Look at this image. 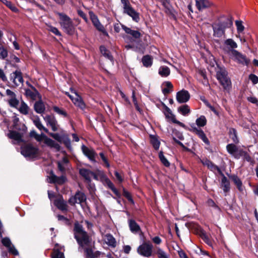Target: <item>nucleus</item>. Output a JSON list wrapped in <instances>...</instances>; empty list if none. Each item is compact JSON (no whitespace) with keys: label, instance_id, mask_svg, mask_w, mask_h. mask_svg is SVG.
<instances>
[{"label":"nucleus","instance_id":"09e8293b","mask_svg":"<svg viewBox=\"0 0 258 258\" xmlns=\"http://www.w3.org/2000/svg\"><path fill=\"white\" fill-rule=\"evenodd\" d=\"M10 106L18 109V106L19 105V100L17 99L16 98H11L8 101Z\"/></svg>","mask_w":258,"mask_h":258},{"label":"nucleus","instance_id":"f3484780","mask_svg":"<svg viewBox=\"0 0 258 258\" xmlns=\"http://www.w3.org/2000/svg\"><path fill=\"white\" fill-rule=\"evenodd\" d=\"M11 80L16 86H18L23 83L22 74L20 71H16L11 74Z\"/></svg>","mask_w":258,"mask_h":258},{"label":"nucleus","instance_id":"b1692460","mask_svg":"<svg viewBox=\"0 0 258 258\" xmlns=\"http://www.w3.org/2000/svg\"><path fill=\"white\" fill-rule=\"evenodd\" d=\"M34 109L37 113H42L45 110V106L41 100L36 101L34 105Z\"/></svg>","mask_w":258,"mask_h":258},{"label":"nucleus","instance_id":"3c124183","mask_svg":"<svg viewBox=\"0 0 258 258\" xmlns=\"http://www.w3.org/2000/svg\"><path fill=\"white\" fill-rule=\"evenodd\" d=\"M2 3L7 7H8L10 9H11L13 12H17L18 11V9L11 2H9L7 0H4Z\"/></svg>","mask_w":258,"mask_h":258},{"label":"nucleus","instance_id":"ddd939ff","mask_svg":"<svg viewBox=\"0 0 258 258\" xmlns=\"http://www.w3.org/2000/svg\"><path fill=\"white\" fill-rule=\"evenodd\" d=\"M89 15L92 22L98 31L102 32L104 35L108 36V33L105 30L103 26L99 22L97 17L92 12H89Z\"/></svg>","mask_w":258,"mask_h":258},{"label":"nucleus","instance_id":"bf43d9fd","mask_svg":"<svg viewBox=\"0 0 258 258\" xmlns=\"http://www.w3.org/2000/svg\"><path fill=\"white\" fill-rule=\"evenodd\" d=\"M8 56V51L3 46H0V58L5 59Z\"/></svg>","mask_w":258,"mask_h":258},{"label":"nucleus","instance_id":"c9c22d12","mask_svg":"<svg viewBox=\"0 0 258 258\" xmlns=\"http://www.w3.org/2000/svg\"><path fill=\"white\" fill-rule=\"evenodd\" d=\"M53 111L59 115L63 116L64 117L68 118L69 115L65 110L62 108H59L57 106H53L52 107Z\"/></svg>","mask_w":258,"mask_h":258},{"label":"nucleus","instance_id":"37998d69","mask_svg":"<svg viewBox=\"0 0 258 258\" xmlns=\"http://www.w3.org/2000/svg\"><path fill=\"white\" fill-rule=\"evenodd\" d=\"M143 65L146 67H149L152 64V59L150 55H145L142 58Z\"/></svg>","mask_w":258,"mask_h":258},{"label":"nucleus","instance_id":"338daca9","mask_svg":"<svg viewBox=\"0 0 258 258\" xmlns=\"http://www.w3.org/2000/svg\"><path fill=\"white\" fill-rule=\"evenodd\" d=\"M133 101L135 106L136 109L141 114L143 112V110L140 107L138 101L137 100V98H133Z\"/></svg>","mask_w":258,"mask_h":258},{"label":"nucleus","instance_id":"6ab92c4d","mask_svg":"<svg viewBox=\"0 0 258 258\" xmlns=\"http://www.w3.org/2000/svg\"><path fill=\"white\" fill-rule=\"evenodd\" d=\"M228 135L229 138L231 139L233 144L236 145V144H239V139L238 137V133L237 130L233 127H230L228 130Z\"/></svg>","mask_w":258,"mask_h":258},{"label":"nucleus","instance_id":"72a5a7b5","mask_svg":"<svg viewBox=\"0 0 258 258\" xmlns=\"http://www.w3.org/2000/svg\"><path fill=\"white\" fill-rule=\"evenodd\" d=\"M198 132V133L197 134V135L205 143V144L209 146L210 145V142L204 131L202 129H200V131Z\"/></svg>","mask_w":258,"mask_h":258},{"label":"nucleus","instance_id":"7ed1b4c3","mask_svg":"<svg viewBox=\"0 0 258 258\" xmlns=\"http://www.w3.org/2000/svg\"><path fill=\"white\" fill-rule=\"evenodd\" d=\"M96 172L97 173L94 172L93 171H92L91 176H92L93 177V178L96 180H98V176H99L100 179L101 181L103 183V184L105 186H107L108 188L111 189L116 197L120 198L121 197L120 193L115 188L113 183L109 179V178L104 173V172L103 171L100 170H97Z\"/></svg>","mask_w":258,"mask_h":258},{"label":"nucleus","instance_id":"a18cd8bd","mask_svg":"<svg viewBox=\"0 0 258 258\" xmlns=\"http://www.w3.org/2000/svg\"><path fill=\"white\" fill-rule=\"evenodd\" d=\"M208 168L212 172H215V171L217 170L220 175H223V173L220 168L213 162H211L209 166L208 167Z\"/></svg>","mask_w":258,"mask_h":258},{"label":"nucleus","instance_id":"5fc2aeb1","mask_svg":"<svg viewBox=\"0 0 258 258\" xmlns=\"http://www.w3.org/2000/svg\"><path fill=\"white\" fill-rule=\"evenodd\" d=\"M48 135L52 138H53L54 139H55L57 142L61 143H62V140L63 139V137H61L59 135L58 133H49Z\"/></svg>","mask_w":258,"mask_h":258},{"label":"nucleus","instance_id":"58836bf2","mask_svg":"<svg viewBox=\"0 0 258 258\" xmlns=\"http://www.w3.org/2000/svg\"><path fill=\"white\" fill-rule=\"evenodd\" d=\"M29 107L27 104L23 100H21V105L20 107L18 109L20 113L24 115H27L29 113Z\"/></svg>","mask_w":258,"mask_h":258},{"label":"nucleus","instance_id":"4be33fe9","mask_svg":"<svg viewBox=\"0 0 258 258\" xmlns=\"http://www.w3.org/2000/svg\"><path fill=\"white\" fill-rule=\"evenodd\" d=\"M43 138L44 139V143L48 146L55 148L57 151H59L60 150L61 147L58 143H56L53 140L48 138L45 135H43Z\"/></svg>","mask_w":258,"mask_h":258},{"label":"nucleus","instance_id":"473e14b6","mask_svg":"<svg viewBox=\"0 0 258 258\" xmlns=\"http://www.w3.org/2000/svg\"><path fill=\"white\" fill-rule=\"evenodd\" d=\"M200 237L203 240V241L207 244L209 246L212 245V242L210 239L208 235L206 234V233L203 230H201L200 233Z\"/></svg>","mask_w":258,"mask_h":258},{"label":"nucleus","instance_id":"c03bdc74","mask_svg":"<svg viewBox=\"0 0 258 258\" xmlns=\"http://www.w3.org/2000/svg\"><path fill=\"white\" fill-rule=\"evenodd\" d=\"M94 243L95 242H93V246L92 247V246L87 247L84 248L85 252L86 254L87 257L89 258H93L94 255V252L93 248H95L94 246Z\"/></svg>","mask_w":258,"mask_h":258},{"label":"nucleus","instance_id":"e2e57ef3","mask_svg":"<svg viewBox=\"0 0 258 258\" xmlns=\"http://www.w3.org/2000/svg\"><path fill=\"white\" fill-rule=\"evenodd\" d=\"M2 243L5 246H6L7 248L10 247L12 245V242L10 238L7 237H6L2 239Z\"/></svg>","mask_w":258,"mask_h":258},{"label":"nucleus","instance_id":"de8ad7c7","mask_svg":"<svg viewBox=\"0 0 258 258\" xmlns=\"http://www.w3.org/2000/svg\"><path fill=\"white\" fill-rule=\"evenodd\" d=\"M62 143L69 150L71 151L72 150L71 140L68 137H63Z\"/></svg>","mask_w":258,"mask_h":258},{"label":"nucleus","instance_id":"a19ab883","mask_svg":"<svg viewBox=\"0 0 258 258\" xmlns=\"http://www.w3.org/2000/svg\"><path fill=\"white\" fill-rule=\"evenodd\" d=\"M159 158L161 161V162L166 167H168L170 166V162L166 159V158L164 156L163 154V152L162 151H160L159 153Z\"/></svg>","mask_w":258,"mask_h":258},{"label":"nucleus","instance_id":"f257e3e1","mask_svg":"<svg viewBox=\"0 0 258 258\" xmlns=\"http://www.w3.org/2000/svg\"><path fill=\"white\" fill-rule=\"evenodd\" d=\"M74 238L80 247L91 246L92 238L83 229V226L76 221L74 227Z\"/></svg>","mask_w":258,"mask_h":258},{"label":"nucleus","instance_id":"4d7b16f0","mask_svg":"<svg viewBox=\"0 0 258 258\" xmlns=\"http://www.w3.org/2000/svg\"><path fill=\"white\" fill-rule=\"evenodd\" d=\"M99 155L100 156L101 159L103 161L104 165L107 168H109L110 167V164L109 163L107 158L105 156L103 152H100L99 153Z\"/></svg>","mask_w":258,"mask_h":258},{"label":"nucleus","instance_id":"423d86ee","mask_svg":"<svg viewBox=\"0 0 258 258\" xmlns=\"http://www.w3.org/2000/svg\"><path fill=\"white\" fill-rule=\"evenodd\" d=\"M57 15L59 17L60 24L64 31L69 34H73L75 31V28L71 19L62 13H58Z\"/></svg>","mask_w":258,"mask_h":258},{"label":"nucleus","instance_id":"69168bd1","mask_svg":"<svg viewBox=\"0 0 258 258\" xmlns=\"http://www.w3.org/2000/svg\"><path fill=\"white\" fill-rule=\"evenodd\" d=\"M8 248L10 253L14 255H18L19 254L18 251L16 249V248L13 245H11Z\"/></svg>","mask_w":258,"mask_h":258},{"label":"nucleus","instance_id":"052dcab7","mask_svg":"<svg viewBox=\"0 0 258 258\" xmlns=\"http://www.w3.org/2000/svg\"><path fill=\"white\" fill-rule=\"evenodd\" d=\"M47 30L49 31H50L52 33H54L56 35H57V36H60L61 35V34H60V32L58 31V30L56 28H55L54 27H53V26H50H50H47Z\"/></svg>","mask_w":258,"mask_h":258},{"label":"nucleus","instance_id":"c85d7f7f","mask_svg":"<svg viewBox=\"0 0 258 258\" xmlns=\"http://www.w3.org/2000/svg\"><path fill=\"white\" fill-rule=\"evenodd\" d=\"M128 225L130 230L133 233H137L141 230L139 225L133 219L129 220Z\"/></svg>","mask_w":258,"mask_h":258},{"label":"nucleus","instance_id":"cd10ccee","mask_svg":"<svg viewBox=\"0 0 258 258\" xmlns=\"http://www.w3.org/2000/svg\"><path fill=\"white\" fill-rule=\"evenodd\" d=\"M121 27L126 33L130 34L135 38H139L141 37V33L136 30H134L126 26L122 25Z\"/></svg>","mask_w":258,"mask_h":258},{"label":"nucleus","instance_id":"603ef678","mask_svg":"<svg viewBox=\"0 0 258 258\" xmlns=\"http://www.w3.org/2000/svg\"><path fill=\"white\" fill-rule=\"evenodd\" d=\"M235 25L237 28V34H240L244 29V27L242 25V21H236Z\"/></svg>","mask_w":258,"mask_h":258},{"label":"nucleus","instance_id":"5701e85b","mask_svg":"<svg viewBox=\"0 0 258 258\" xmlns=\"http://www.w3.org/2000/svg\"><path fill=\"white\" fill-rule=\"evenodd\" d=\"M27 84L29 85V88L25 90V95L27 97H40L37 90L32 85H29L28 82Z\"/></svg>","mask_w":258,"mask_h":258},{"label":"nucleus","instance_id":"4468645a","mask_svg":"<svg viewBox=\"0 0 258 258\" xmlns=\"http://www.w3.org/2000/svg\"><path fill=\"white\" fill-rule=\"evenodd\" d=\"M82 151L83 154L92 162H96L95 157L97 156V153L94 149L89 148L84 145L81 147Z\"/></svg>","mask_w":258,"mask_h":258},{"label":"nucleus","instance_id":"9b49d317","mask_svg":"<svg viewBox=\"0 0 258 258\" xmlns=\"http://www.w3.org/2000/svg\"><path fill=\"white\" fill-rule=\"evenodd\" d=\"M161 104L164 109L163 112L166 118L170 119L172 122L179 125L181 127L186 128V125L183 123L176 119L175 116L172 113L171 109L168 107L162 102H161Z\"/></svg>","mask_w":258,"mask_h":258},{"label":"nucleus","instance_id":"4c0bfd02","mask_svg":"<svg viewBox=\"0 0 258 258\" xmlns=\"http://www.w3.org/2000/svg\"><path fill=\"white\" fill-rule=\"evenodd\" d=\"M75 196L77 201L78 200L79 201L80 204L86 201L87 199L85 194L79 190L76 192Z\"/></svg>","mask_w":258,"mask_h":258},{"label":"nucleus","instance_id":"c756f323","mask_svg":"<svg viewBox=\"0 0 258 258\" xmlns=\"http://www.w3.org/2000/svg\"><path fill=\"white\" fill-rule=\"evenodd\" d=\"M163 85L165 87L162 89V92L165 96L168 95L172 91L173 85L171 82L167 81L165 82Z\"/></svg>","mask_w":258,"mask_h":258},{"label":"nucleus","instance_id":"8fccbe9b","mask_svg":"<svg viewBox=\"0 0 258 258\" xmlns=\"http://www.w3.org/2000/svg\"><path fill=\"white\" fill-rule=\"evenodd\" d=\"M43 118L46 121L47 125H48V124L57 121L55 116L53 115H47L43 117Z\"/></svg>","mask_w":258,"mask_h":258},{"label":"nucleus","instance_id":"a211bd4d","mask_svg":"<svg viewBox=\"0 0 258 258\" xmlns=\"http://www.w3.org/2000/svg\"><path fill=\"white\" fill-rule=\"evenodd\" d=\"M229 179L233 182L236 185L237 188L239 191H243V184L240 178L236 174H230L228 175Z\"/></svg>","mask_w":258,"mask_h":258},{"label":"nucleus","instance_id":"680f3d73","mask_svg":"<svg viewBox=\"0 0 258 258\" xmlns=\"http://www.w3.org/2000/svg\"><path fill=\"white\" fill-rule=\"evenodd\" d=\"M176 97H190V95L187 91L182 89L177 93Z\"/></svg>","mask_w":258,"mask_h":258},{"label":"nucleus","instance_id":"bb28decb","mask_svg":"<svg viewBox=\"0 0 258 258\" xmlns=\"http://www.w3.org/2000/svg\"><path fill=\"white\" fill-rule=\"evenodd\" d=\"M149 138L150 143L154 149L156 151L158 150L160 145V142L158 139V137L156 135H150Z\"/></svg>","mask_w":258,"mask_h":258},{"label":"nucleus","instance_id":"393cba45","mask_svg":"<svg viewBox=\"0 0 258 258\" xmlns=\"http://www.w3.org/2000/svg\"><path fill=\"white\" fill-rule=\"evenodd\" d=\"M196 5L199 11H203L209 7L211 4L208 0H196Z\"/></svg>","mask_w":258,"mask_h":258},{"label":"nucleus","instance_id":"774afa93","mask_svg":"<svg viewBox=\"0 0 258 258\" xmlns=\"http://www.w3.org/2000/svg\"><path fill=\"white\" fill-rule=\"evenodd\" d=\"M67 181V177L64 175H61V176L58 177L57 179V183L59 185H62L66 182Z\"/></svg>","mask_w":258,"mask_h":258},{"label":"nucleus","instance_id":"a878e982","mask_svg":"<svg viewBox=\"0 0 258 258\" xmlns=\"http://www.w3.org/2000/svg\"><path fill=\"white\" fill-rule=\"evenodd\" d=\"M75 105L82 110L86 108V105L83 100V98H70Z\"/></svg>","mask_w":258,"mask_h":258},{"label":"nucleus","instance_id":"0eeeda50","mask_svg":"<svg viewBox=\"0 0 258 258\" xmlns=\"http://www.w3.org/2000/svg\"><path fill=\"white\" fill-rule=\"evenodd\" d=\"M216 77L225 89H228L231 87V81L227 76V72L224 68H218L216 71Z\"/></svg>","mask_w":258,"mask_h":258},{"label":"nucleus","instance_id":"1a4fd4ad","mask_svg":"<svg viewBox=\"0 0 258 258\" xmlns=\"http://www.w3.org/2000/svg\"><path fill=\"white\" fill-rule=\"evenodd\" d=\"M21 154L25 157L34 158L39 153L37 147H34L31 144H27L21 147Z\"/></svg>","mask_w":258,"mask_h":258},{"label":"nucleus","instance_id":"f704fd0d","mask_svg":"<svg viewBox=\"0 0 258 258\" xmlns=\"http://www.w3.org/2000/svg\"><path fill=\"white\" fill-rule=\"evenodd\" d=\"M178 111L184 116L187 115L190 112L189 107L187 104L182 105L179 107Z\"/></svg>","mask_w":258,"mask_h":258},{"label":"nucleus","instance_id":"79ce46f5","mask_svg":"<svg viewBox=\"0 0 258 258\" xmlns=\"http://www.w3.org/2000/svg\"><path fill=\"white\" fill-rule=\"evenodd\" d=\"M207 119L204 115H201L196 119V122L199 127H203L207 124Z\"/></svg>","mask_w":258,"mask_h":258},{"label":"nucleus","instance_id":"7c9ffc66","mask_svg":"<svg viewBox=\"0 0 258 258\" xmlns=\"http://www.w3.org/2000/svg\"><path fill=\"white\" fill-rule=\"evenodd\" d=\"M107 241L106 243L112 247L116 246V241L115 238L111 234H107L106 235Z\"/></svg>","mask_w":258,"mask_h":258},{"label":"nucleus","instance_id":"9d476101","mask_svg":"<svg viewBox=\"0 0 258 258\" xmlns=\"http://www.w3.org/2000/svg\"><path fill=\"white\" fill-rule=\"evenodd\" d=\"M153 245L149 241L145 242L137 248V252L141 256L149 257L152 255Z\"/></svg>","mask_w":258,"mask_h":258},{"label":"nucleus","instance_id":"2eb2a0df","mask_svg":"<svg viewBox=\"0 0 258 258\" xmlns=\"http://www.w3.org/2000/svg\"><path fill=\"white\" fill-rule=\"evenodd\" d=\"M123 13L124 14H127L132 18L134 21L136 22H139L140 20L139 14L138 12H137L131 6L125 8L123 9Z\"/></svg>","mask_w":258,"mask_h":258},{"label":"nucleus","instance_id":"0e129e2a","mask_svg":"<svg viewBox=\"0 0 258 258\" xmlns=\"http://www.w3.org/2000/svg\"><path fill=\"white\" fill-rule=\"evenodd\" d=\"M236 37L237 38L239 39V40L242 44L245 45L246 47H248V45L247 43V38L244 37H241L240 34L236 35Z\"/></svg>","mask_w":258,"mask_h":258},{"label":"nucleus","instance_id":"aec40b11","mask_svg":"<svg viewBox=\"0 0 258 258\" xmlns=\"http://www.w3.org/2000/svg\"><path fill=\"white\" fill-rule=\"evenodd\" d=\"M222 176L221 181L220 183V187L223 189V191L225 193H227L229 192L230 190V183L229 180L227 179V178L224 175Z\"/></svg>","mask_w":258,"mask_h":258},{"label":"nucleus","instance_id":"f8f14e48","mask_svg":"<svg viewBox=\"0 0 258 258\" xmlns=\"http://www.w3.org/2000/svg\"><path fill=\"white\" fill-rule=\"evenodd\" d=\"M229 56H230L234 60L243 65L247 66L249 63V60L246 56L237 50L234 51V52Z\"/></svg>","mask_w":258,"mask_h":258},{"label":"nucleus","instance_id":"412c9836","mask_svg":"<svg viewBox=\"0 0 258 258\" xmlns=\"http://www.w3.org/2000/svg\"><path fill=\"white\" fill-rule=\"evenodd\" d=\"M92 171L89 169L82 168L79 169V173L83 177L87 183L91 182V174Z\"/></svg>","mask_w":258,"mask_h":258},{"label":"nucleus","instance_id":"ea45409f","mask_svg":"<svg viewBox=\"0 0 258 258\" xmlns=\"http://www.w3.org/2000/svg\"><path fill=\"white\" fill-rule=\"evenodd\" d=\"M170 69L167 66H162L159 69V74L162 77H167L170 74Z\"/></svg>","mask_w":258,"mask_h":258},{"label":"nucleus","instance_id":"20e7f679","mask_svg":"<svg viewBox=\"0 0 258 258\" xmlns=\"http://www.w3.org/2000/svg\"><path fill=\"white\" fill-rule=\"evenodd\" d=\"M226 150L229 154L233 156L236 159L243 157V160L247 162H251L252 160L251 157L247 152L242 149L239 148L237 146L234 144L227 145Z\"/></svg>","mask_w":258,"mask_h":258},{"label":"nucleus","instance_id":"e433bc0d","mask_svg":"<svg viewBox=\"0 0 258 258\" xmlns=\"http://www.w3.org/2000/svg\"><path fill=\"white\" fill-rule=\"evenodd\" d=\"M51 258H64V254L59 248H53Z\"/></svg>","mask_w":258,"mask_h":258},{"label":"nucleus","instance_id":"13d9d810","mask_svg":"<svg viewBox=\"0 0 258 258\" xmlns=\"http://www.w3.org/2000/svg\"><path fill=\"white\" fill-rule=\"evenodd\" d=\"M156 253L159 258H168L166 252L160 248L157 249Z\"/></svg>","mask_w":258,"mask_h":258},{"label":"nucleus","instance_id":"6e6552de","mask_svg":"<svg viewBox=\"0 0 258 258\" xmlns=\"http://www.w3.org/2000/svg\"><path fill=\"white\" fill-rule=\"evenodd\" d=\"M237 47V43L232 38L225 39L220 47L223 52L228 55L233 53L234 51H236Z\"/></svg>","mask_w":258,"mask_h":258},{"label":"nucleus","instance_id":"864d4df0","mask_svg":"<svg viewBox=\"0 0 258 258\" xmlns=\"http://www.w3.org/2000/svg\"><path fill=\"white\" fill-rule=\"evenodd\" d=\"M34 124L35 126L39 130H43L45 133H48V130L47 128L43 126V125L42 124L41 122L39 120H36L34 121Z\"/></svg>","mask_w":258,"mask_h":258},{"label":"nucleus","instance_id":"39448f33","mask_svg":"<svg viewBox=\"0 0 258 258\" xmlns=\"http://www.w3.org/2000/svg\"><path fill=\"white\" fill-rule=\"evenodd\" d=\"M14 130H10L8 134V137L11 139L17 141L18 143H24V140L23 137L24 134L27 131V127L26 125L23 123L18 124L16 128H13Z\"/></svg>","mask_w":258,"mask_h":258},{"label":"nucleus","instance_id":"2f4dec72","mask_svg":"<svg viewBox=\"0 0 258 258\" xmlns=\"http://www.w3.org/2000/svg\"><path fill=\"white\" fill-rule=\"evenodd\" d=\"M163 5L164 8L166 9V12L171 14L173 15L174 14V10L172 7L170 5L169 1V0H161Z\"/></svg>","mask_w":258,"mask_h":258},{"label":"nucleus","instance_id":"f03ea898","mask_svg":"<svg viewBox=\"0 0 258 258\" xmlns=\"http://www.w3.org/2000/svg\"><path fill=\"white\" fill-rule=\"evenodd\" d=\"M233 22L230 18L227 17L220 18L212 25L213 36L219 38L225 37L226 29L231 28Z\"/></svg>","mask_w":258,"mask_h":258},{"label":"nucleus","instance_id":"dca6fc26","mask_svg":"<svg viewBox=\"0 0 258 258\" xmlns=\"http://www.w3.org/2000/svg\"><path fill=\"white\" fill-rule=\"evenodd\" d=\"M53 204L57 209L62 212H67L68 211V205L62 196H60V198L55 200Z\"/></svg>","mask_w":258,"mask_h":258},{"label":"nucleus","instance_id":"6e6d98bb","mask_svg":"<svg viewBox=\"0 0 258 258\" xmlns=\"http://www.w3.org/2000/svg\"><path fill=\"white\" fill-rule=\"evenodd\" d=\"M123 196L125 197L130 203L134 204V201L131 194L125 188L123 189Z\"/></svg>","mask_w":258,"mask_h":258},{"label":"nucleus","instance_id":"49530a36","mask_svg":"<svg viewBox=\"0 0 258 258\" xmlns=\"http://www.w3.org/2000/svg\"><path fill=\"white\" fill-rule=\"evenodd\" d=\"M202 101L204 103V104L207 106L208 108L210 109L211 111H212L216 115H218L219 113L218 111L215 109V108L211 105V104L209 102V101L206 99V98H201Z\"/></svg>","mask_w":258,"mask_h":258}]
</instances>
